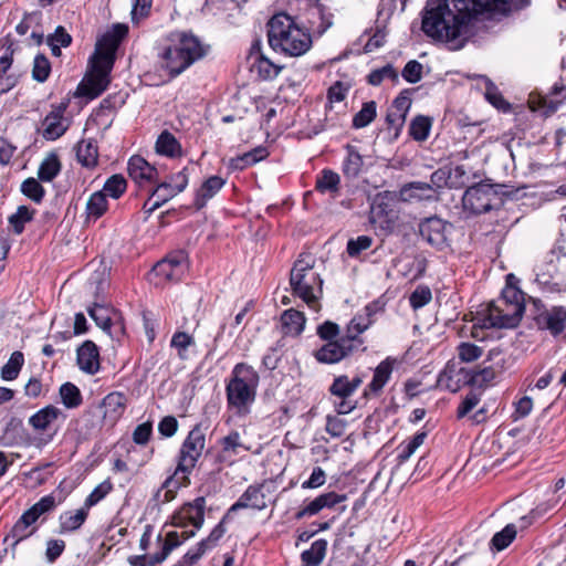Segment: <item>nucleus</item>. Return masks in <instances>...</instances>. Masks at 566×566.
Returning <instances> with one entry per match:
<instances>
[{
	"mask_svg": "<svg viewBox=\"0 0 566 566\" xmlns=\"http://www.w3.org/2000/svg\"><path fill=\"white\" fill-rule=\"evenodd\" d=\"M87 313L97 326L112 335L111 328L114 324L112 323L109 310L107 307L95 304L87 310Z\"/></svg>",
	"mask_w": 566,
	"mask_h": 566,
	"instance_id": "47",
	"label": "nucleus"
},
{
	"mask_svg": "<svg viewBox=\"0 0 566 566\" xmlns=\"http://www.w3.org/2000/svg\"><path fill=\"white\" fill-rule=\"evenodd\" d=\"M266 507V497L263 492V484H253L242 493L239 500L229 509V513L241 509H253L262 511Z\"/></svg>",
	"mask_w": 566,
	"mask_h": 566,
	"instance_id": "19",
	"label": "nucleus"
},
{
	"mask_svg": "<svg viewBox=\"0 0 566 566\" xmlns=\"http://www.w3.org/2000/svg\"><path fill=\"white\" fill-rule=\"evenodd\" d=\"M76 158L84 167H94L98 159V148L94 140H81L76 146Z\"/></svg>",
	"mask_w": 566,
	"mask_h": 566,
	"instance_id": "35",
	"label": "nucleus"
},
{
	"mask_svg": "<svg viewBox=\"0 0 566 566\" xmlns=\"http://www.w3.org/2000/svg\"><path fill=\"white\" fill-rule=\"evenodd\" d=\"M363 376L356 375L352 379L346 375L338 376L329 387V392L337 398H350L363 384Z\"/></svg>",
	"mask_w": 566,
	"mask_h": 566,
	"instance_id": "26",
	"label": "nucleus"
},
{
	"mask_svg": "<svg viewBox=\"0 0 566 566\" xmlns=\"http://www.w3.org/2000/svg\"><path fill=\"white\" fill-rule=\"evenodd\" d=\"M259 385L258 373L249 365L237 364L226 387L227 401L238 415H247L255 400Z\"/></svg>",
	"mask_w": 566,
	"mask_h": 566,
	"instance_id": "7",
	"label": "nucleus"
},
{
	"mask_svg": "<svg viewBox=\"0 0 566 566\" xmlns=\"http://www.w3.org/2000/svg\"><path fill=\"white\" fill-rule=\"evenodd\" d=\"M188 271V255L184 250L170 253L167 258L159 261L151 271V274L158 279L157 284L163 282H177Z\"/></svg>",
	"mask_w": 566,
	"mask_h": 566,
	"instance_id": "11",
	"label": "nucleus"
},
{
	"mask_svg": "<svg viewBox=\"0 0 566 566\" xmlns=\"http://www.w3.org/2000/svg\"><path fill=\"white\" fill-rule=\"evenodd\" d=\"M128 27L124 23L114 24L112 30L107 32L101 41L102 44H114L115 51H117L120 41L127 35Z\"/></svg>",
	"mask_w": 566,
	"mask_h": 566,
	"instance_id": "58",
	"label": "nucleus"
},
{
	"mask_svg": "<svg viewBox=\"0 0 566 566\" xmlns=\"http://www.w3.org/2000/svg\"><path fill=\"white\" fill-rule=\"evenodd\" d=\"M66 415L57 407L49 405L29 418V424L36 432H45L51 430L56 422H63Z\"/></svg>",
	"mask_w": 566,
	"mask_h": 566,
	"instance_id": "16",
	"label": "nucleus"
},
{
	"mask_svg": "<svg viewBox=\"0 0 566 566\" xmlns=\"http://www.w3.org/2000/svg\"><path fill=\"white\" fill-rule=\"evenodd\" d=\"M77 365L86 374L94 375L99 369V353L97 346L86 340L77 349Z\"/></svg>",
	"mask_w": 566,
	"mask_h": 566,
	"instance_id": "23",
	"label": "nucleus"
},
{
	"mask_svg": "<svg viewBox=\"0 0 566 566\" xmlns=\"http://www.w3.org/2000/svg\"><path fill=\"white\" fill-rule=\"evenodd\" d=\"M513 277H514L513 274L507 275V284L504 287L501 297H499L497 300L506 301L507 304L512 303V304L525 306L523 292L510 283V281Z\"/></svg>",
	"mask_w": 566,
	"mask_h": 566,
	"instance_id": "57",
	"label": "nucleus"
},
{
	"mask_svg": "<svg viewBox=\"0 0 566 566\" xmlns=\"http://www.w3.org/2000/svg\"><path fill=\"white\" fill-rule=\"evenodd\" d=\"M509 0H428L422 13V31L453 50L463 48L472 20L483 12L499 10Z\"/></svg>",
	"mask_w": 566,
	"mask_h": 566,
	"instance_id": "1",
	"label": "nucleus"
},
{
	"mask_svg": "<svg viewBox=\"0 0 566 566\" xmlns=\"http://www.w3.org/2000/svg\"><path fill=\"white\" fill-rule=\"evenodd\" d=\"M483 354V348L469 343V342H462L458 346V356L461 361L463 363H472L479 359Z\"/></svg>",
	"mask_w": 566,
	"mask_h": 566,
	"instance_id": "56",
	"label": "nucleus"
},
{
	"mask_svg": "<svg viewBox=\"0 0 566 566\" xmlns=\"http://www.w3.org/2000/svg\"><path fill=\"white\" fill-rule=\"evenodd\" d=\"M385 78H389L394 82H396L398 80V73L397 71L394 69L392 65L390 64H387L380 69H377V70H374L369 75H368V83L370 85H374V86H377L379 85Z\"/></svg>",
	"mask_w": 566,
	"mask_h": 566,
	"instance_id": "59",
	"label": "nucleus"
},
{
	"mask_svg": "<svg viewBox=\"0 0 566 566\" xmlns=\"http://www.w3.org/2000/svg\"><path fill=\"white\" fill-rule=\"evenodd\" d=\"M292 294L300 297L311 310L319 311L323 279L316 266V258L307 252L298 255L290 272Z\"/></svg>",
	"mask_w": 566,
	"mask_h": 566,
	"instance_id": "5",
	"label": "nucleus"
},
{
	"mask_svg": "<svg viewBox=\"0 0 566 566\" xmlns=\"http://www.w3.org/2000/svg\"><path fill=\"white\" fill-rule=\"evenodd\" d=\"M115 52L114 44H102L98 42L96 44L95 53L91 57V71L108 76L114 64Z\"/></svg>",
	"mask_w": 566,
	"mask_h": 566,
	"instance_id": "25",
	"label": "nucleus"
},
{
	"mask_svg": "<svg viewBox=\"0 0 566 566\" xmlns=\"http://www.w3.org/2000/svg\"><path fill=\"white\" fill-rule=\"evenodd\" d=\"M88 515V510L83 505L81 509L75 511H66L59 517L60 532L70 533L78 530Z\"/></svg>",
	"mask_w": 566,
	"mask_h": 566,
	"instance_id": "31",
	"label": "nucleus"
},
{
	"mask_svg": "<svg viewBox=\"0 0 566 566\" xmlns=\"http://www.w3.org/2000/svg\"><path fill=\"white\" fill-rule=\"evenodd\" d=\"M395 363L396 359L387 357L375 368L373 379L367 386L369 391L373 394H379L382 390L390 379Z\"/></svg>",
	"mask_w": 566,
	"mask_h": 566,
	"instance_id": "27",
	"label": "nucleus"
},
{
	"mask_svg": "<svg viewBox=\"0 0 566 566\" xmlns=\"http://www.w3.org/2000/svg\"><path fill=\"white\" fill-rule=\"evenodd\" d=\"M108 202L103 191H96L92 193L86 202V220L96 221L107 210Z\"/></svg>",
	"mask_w": 566,
	"mask_h": 566,
	"instance_id": "37",
	"label": "nucleus"
},
{
	"mask_svg": "<svg viewBox=\"0 0 566 566\" xmlns=\"http://www.w3.org/2000/svg\"><path fill=\"white\" fill-rule=\"evenodd\" d=\"M353 350V344L348 339H339L326 343L314 354L315 358L323 364H336L345 358Z\"/></svg>",
	"mask_w": 566,
	"mask_h": 566,
	"instance_id": "17",
	"label": "nucleus"
},
{
	"mask_svg": "<svg viewBox=\"0 0 566 566\" xmlns=\"http://www.w3.org/2000/svg\"><path fill=\"white\" fill-rule=\"evenodd\" d=\"M315 189L336 198L340 191V176L331 169H323L316 177Z\"/></svg>",
	"mask_w": 566,
	"mask_h": 566,
	"instance_id": "28",
	"label": "nucleus"
},
{
	"mask_svg": "<svg viewBox=\"0 0 566 566\" xmlns=\"http://www.w3.org/2000/svg\"><path fill=\"white\" fill-rule=\"evenodd\" d=\"M516 527L514 524H507L502 531L495 533L491 539L492 546L496 551L505 549L515 538Z\"/></svg>",
	"mask_w": 566,
	"mask_h": 566,
	"instance_id": "50",
	"label": "nucleus"
},
{
	"mask_svg": "<svg viewBox=\"0 0 566 566\" xmlns=\"http://www.w3.org/2000/svg\"><path fill=\"white\" fill-rule=\"evenodd\" d=\"M156 151L160 155L175 157L180 155L181 147L176 137L169 132H163L156 142Z\"/></svg>",
	"mask_w": 566,
	"mask_h": 566,
	"instance_id": "41",
	"label": "nucleus"
},
{
	"mask_svg": "<svg viewBox=\"0 0 566 566\" xmlns=\"http://www.w3.org/2000/svg\"><path fill=\"white\" fill-rule=\"evenodd\" d=\"M371 315V306L368 305L365 307V314L356 315L352 318L347 326L346 335L343 336L344 339H348L349 344H353V340H355L363 332H365L369 325L371 324L370 321Z\"/></svg>",
	"mask_w": 566,
	"mask_h": 566,
	"instance_id": "33",
	"label": "nucleus"
},
{
	"mask_svg": "<svg viewBox=\"0 0 566 566\" xmlns=\"http://www.w3.org/2000/svg\"><path fill=\"white\" fill-rule=\"evenodd\" d=\"M65 106L59 105L45 116L43 126V137L46 140H55L61 137L67 129V124L64 119Z\"/></svg>",
	"mask_w": 566,
	"mask_h": 566,
	"instance_id": "20",
	"label": "nucleus"
},
{
	"mask_svg": "<svg viewBox=\"0 0 566 566\" xmlns=\"http://www.w3.org/2000/svg\"><path fill=\"white\" fill-rule=\"evenodd\" d=\"M12 65V57L3 55L0 57V94L9 92L17 84V77L9 74V70Z\"/></svg>",
	"mask_w": 566,
	"mask_h": 566,
	"instance_id": "44",
	"label": "nucleus"
},
{
	"mask_svg": "<svg viewBox=\"0 0 566 566\" xmlns=\"http://www.w3.org/2000/svg\"><path fill=\"white\" fill-rule=\"evenodd\" d=\"M376 114V103L374 101L364 103L361 109L353 118V126L355 128L368 126L375 119Z\"/></svg>",
	"mask_w": 566,
	"mask_h": 566,
	"instance_id": "49",
	"label": "nucleus"
},
{
	"mask_svg": "<svg viewBox=\"0 0 566 566\" xmlns=\"http://www.w3.org/2000/svg\"><path fill=\"white\" fill-rule=\"evenodd\" d=\"M533 319L539 329L548 331L556 336L566 327V308L553 306L547 308L539 300H533Z\"/></svg>",
	"mask_w": 566,
	"mask_h": 566,
	"instance_id": "10",
	"label": "nucleus"
},
{
	"mask_svg": "<svg viewBox=\"0 0 566 566\" xmlns=\"http://www.w3.org/2000/svg\"><path fill=\"white\" fill-rule=\"evenodd\" d=\"M33 211L25 206H20L18 210L9 217V223L14 233L20 234L24 229V224L31 221Z\"/></svg>",
	"mask_w": 566,
	"mask_h": 566,
	"instance_id": "53",
	"label": "nucleus"
},
{
	"mask_svg": "<svg viewBox=\"0 0 566 566\" xmlns=\"http://www.w3.org/2000/svg\"><path fill=\"white\" fill-rule=\"evenodd\" d=\"M346 500V495L338 494L336 492H328L318 495L308 504L303 506L295 515L297 520H302L305 516H313L319 513L323 509H331Z\"/></svg>",
	"mask_w": 566,
	"mask_h": 566,
	"instance_id": "21",
	"label": "nucleus"
},
{
	"mask_svg": "<svg viewBox=\"0 0 566 566\" xmlns=\"http://www.w3.org/2000/svg\"><path fill=\"white\" fill-rule=\"evenodd\" d=\"M205 506L206 500L197 497L192 503L185 504L172 516V525L184 528L180 533L171 531L166 534L165 539L161 542V549L159 553L153 555L150 565H158L163 563L169 554L186 539L195 536L196 532L200 530L205 521Z\"/></svg>",
	"mask_w": 566,
	"mask_h": 566,
	"instance_id": "3",
	"label": "nucleus"
},
{
	"mask_svg": "<svg viewBox=\"0 0 566 566\" xmlns=\"http://www.w3.org/2000/svg\"><path fill=\"white\" fill-rule=\"evenodd\" d=\"M24 364V356L21 352H13L7 361V364L1 368V377L3 380H13L18 377L22 366Z\"/></svg>",
	"mask_w": 566,
	"mask_h": 566,
	"instance_id": "45",
	"label": "nucleus"
},
{
	"mask_svg": "<svg viewBox=\"0 0 566 566\" xmlns=\"http://www.w3.org/2000/svg\"><path fill=\"white\" fill-rule=\"evenodd\" d=\"M525 306L507 304L506 301L496 300L478 312L473 324L472 336L479 337V328H512L515 327L524 313Z\"/></svg>",
	"mask_w": 566,
	"mask_h": 566,
	"instance_id": "8",
	"label": "nucleus"
},
{
	"mask_svg": "<svg viewBox=\"0 0 566 566\" xmlns=\"http://www.w3.org/2000/svg\"><path fill=\"white\" fill-rule=\"evenodd\" d=\"M51 73V63L44 54L35 55L33 60L32 77L39 83L48 80Z\"/></svg>",
	"mask_w": 566,
	"mask_h": 566,
	"instance_id": "51",
	"label": "nucleus"
},
{
	"mask_svg": "<svg viewBox=\"0 0 566 566\" xmlns=\"http://www.w3.org/2000/svg\"><path fill=\"white\" fill-rule=\"evenodd\" d=\"M566 266V253L562 248H554L536 264L535 281L542 286H548L557 279Z\"/></svg>",
	"mask_w": 566,
	"mask_h": 566,
	"instance_id": "12",
	"label": "nucleus"
},
{
	"mask_svg": "<svg viewBox=\"0 0 566 566\" xmlns=\"http://www.w3.org/2000/svg\"><path fill=\"white\" fill-rule=\"evenodd\" d=\"M206 447V434L202 428L195 426L184 440L175 472L165 482L163 488L166 490L164 501H171L175 495L174 492L181 486L189 484V475L197 465L202 451Z\"/></svg>",
	"mask_w": 566,
	"mask_h": 566,
	"instance_id": "6",
	"label": "nucleus"
},
{
	"mask_svg": "<svg viewBox=\"0 0 566 566\" xmlns=\"http://www.w3.org/2000/svg\"><path fill=\"white\" fill-rule=\"evenodd\" d=\"M327 552V541L317 539L301 554L302 566H319Z\"/></svg>",
	"mask_w": 566,
	"mask_h": 566,
	"instance_id": "34",
	"label": "nucleus"
},
{
	"mask_svg": "<svg viewBox=\"0 0 566 566\" xmlns=\"http://www.w3.org/2000/svg\"><path fill=\"white\" fill-rule=\"evenodd\" d=\"M427 438V432H417L410 440L403 441L397 448V463L402 464L408 461L411 455L423 444Z\"/></svg>",
	"mask_w": 566,
	"mask_h": 566,
	"instance_id": "39",
	"label": "nucleus"
},
{
	"mask_svg": "<svg viewBox=\"0 0 566 566\" xmlns=\"http://www.w3.org/2000/svg\"><path fill=\"white\" fill-rule=\"evenodd\" d=\"M491 192L484 187L469 188L463 196V205L474 213L488 212L491 209Z\"/></svg>",
	"mask_w": 566,
	"mask_h": 566,
	"instance_id": "24",
	"label": "nucleus"
},
{
	"mask_svg": "<svg viewBox=\"0 0 566 566\" xmlns=\"http://www.w3.org/2000/svg\"><path fill=\"white\" fill-rule=\"evenodd\" d=\"M437 386L451 392H457L461 388L460 373L455 364L448 363L446 365L438 376Z\"/></svg>",
	"mask_w": 566,
	"mask_h": 566,
	"instance_id": "32",
	"label": "nucleus"
},
{
	"mask_svg": "<svg viewBox=\"0 0 566 566\" xmlns=\"http://www.w3.org/2000/svg\"><path fill=\"white\" fill-rule=\"evenodd\" d=\"M370 221L382 229H389L394 223V216L386 212L384 205L378 203L371 207Z\"/></svg>",
	"mask_w": 566,
	"mask_h": 566,
	"instance_id": "60",
	"label": "nucleus"
},
{
	"mask_svg": "<svg viewBox=\"0 0 566 566\" xmlns=\"http://www.w3.org/2000/svg\"><path fill=\"white\" fill-rule=\"evenodd\" d=\"M282 325L285 334L300 335L305 325V316L302 312L290 308L286 310L281 316Z\"/></svg>",
	"mask_w": 566,
	"mask_h": 566,
	"instance_id": "36",
	"label": "nucleus"
},
{
	"mask_svg": "<svg viewBox=\"0 0 566 566\" xmlns=\"http://www.w3.org/2000/svg\"><path fill=\"white\" fill-rule=\"evenodd\" d=\"M432 298L431 291L428 286H418L410 295L409 302L413 310H418L427 305Z\"/></svg>",
	"mask_w": 566,
	"mask_h": 566,
	"instance_id": "63",
	"label": "nucleus"
},
{
	"mask_svg": "<svg viewBox=\"0 0 566 566\" xmlns=\"http://www.w3.org/2000/svg\"><path fill=\"white\" fill-rule=\"evenodd\" d=\"M253 67L256 70L258 74L263 80L274 78L281 71L280 66L272 63L269 59L262 55L256 59V61L253 64Z\"/></svg>",
	"mask_w": 566,
	"mask_h": 566,
	"instance_id": "55",
	"label": "nucleus"
},
{
	"mask_svg": "<svg viewBox=\"0 0 566 566\" xmlns=\"http://www.w3.org/2000/svg\"><path fill=\"white\" fill-rule=\"evenodd\" d=\"M126 401L125 395L118 391L111 392L103 398L99 409L105 424L113 426L117 422L125 411Z\"/></svg>",
	"mask_w": 566,
	"mask_h": 566,
	"instance_id": "18",
	"label": "nucleus"
},
{
	"mask_svg": "<svg viewBox=\"0 0 566 566\" xmlns=\"http://www.w3.org/2000/svg\"><path fill=\"white\" fill-rule=\"evenodd\" d=\"M270 46L289 56H301L312 46L311 35L286 13H277L268 22Z\"/></svg>",
	"mask_w": 566,
	"mask_h": 566,
	"instance_id": "4",
	"label": "nucleus"
},
{
	"mask_svg": "<svg viewBox=\"0 0 566 566\" xmlns=\"http://www.w3.org/2000/svg\"><path fill=\"white\" fill-rule=\"evenodd\" d=\"M109 76L91 71L77 86V95L94 99L98 97L108 86Z\"/></svg>",
	"mask_w": 566,
	"mask_h": 566,
	"instance_id": "22",
	"label": "nucleus"
},
{
	"mask_svg": "<svg viewBox=\"0 0 566 566\" xmlns=\"http://www.w3.org/2000/svg\"><path fill=\"white\" fill-rule=\"evenodd\" d=\"M269 155L265 147H256L251 151H248L241 156L231 159V167L234 169L243 170L249 166H252L260 160L266 158Z\"/></svg>",
	"mask_w": 566,
	"mask_h": 566,
	"instance_id": "40",
	"label": "nucleus"
},
{
	"mask_svg": "<svg viewBox=\"0 0 566 566\" xmlns=\"http://www.w3.org/2000/svg\"><path fill=\"white\" fill-rule=\"evenodd\" d=\"M208 49L209 46L191 33L171 32L157 49V66L172 80L205 57Z\"/></svg>",
	"mask_w": 566,
	"mask_h": 566,
	"instance_id": "2",
	"label": "nucleus"
},
{
	"mask_svg": "<svg viewBox=\"0 0 566 566\" xmlns=\"http://www.w3.org/2000/svg\"><path fill=\"white\" fill-rule=\"evenodd\" d=\"M61 170V164L56 155L51 154L40 165L38 177L41 181H52Z\"/></svg>",
	"mask_w": 566,
	"mask_h": 566,
	"instance_id": "43",
	"label": "nucleus"
},
{
	"mask_svg": "<svg viewBox=\"0 0 566 566\" xmlns=\"http://www.w3.org/2000/svg\"><path fill=\"white\" fill-rule=\"evenodd\" d=\"M402 77L411 83H418L422 78V64L416 60L409 61L401 73Z\"/></svg>",
	"mask_w": 566,
	"mask_h": 566,
	"instance_id": "64",
	"label": "nucleus"
},
{
	"mask_svg": "<svg viewBox=\"0 0 566 566\" xmlns=\"http://www.w3.org/2000/svg\"><path fill=\"white\" fill-rule=\"evenodd\" d=\"M21 191L24 196L35 202H40L44 196V189L34 178H28L21 185Z\"/></svg>",
	"mask_w": 566,
	"mask_h": 566,
	"instance_id": "61",
	"label": "nucleus"
},
{
	"mask_svg": "<svg viewBox=\"0 0 566 566\" xmlns=\"http://www.w3.org/2000/svg\"><path fill=\"white\" fill-rule=\"evenodd\" d=\"M61 401L67 409H75L82 405L83 398L80 389L72 382H65L59 390Z\"/></svg>",
	"mask_w": 566,
	"mask_h": 566,
	"instance_id": "42",
	"label": "nucleus"
},
{
	"mask_svg": "<svg viewBox=\"0 0 566 566\" xmlns=\"http://www.w3.org/2000/svg\"><path fill=\"white\" fill-rule=\"evenodd\" d=\"M431 122L426 116H417L410 125V135L413 139L422 142L429 136Z\"/></svg>",
	"mask_w": 566,
	"mask_h": 566,
	"instance_id": "54",
	"label": "nucleus"
},
{
	"mask_svg": "<svg viewBox=\"0 0 566 566\" xmlns=\"http://www.w3.org/2000/svg\"><path fill=\"white\" fill-rule=\"evenodd\" d=\"M400 196L405 201L433 200L436 198L433 186L421 181L405 185L400 190Z\"/></svg>",
	"mask_w": 566,
	"mask_h": 566,
	"instance_id": "29",
	"label": "nucleus"
},
{
	"mask_svg": "<svg viewBox=\"0 0 566 566\" xmlns=\"http://www.w3.org/2000/svg\"><path fill=\"white\" fill-rule=\"evenodd\" d=\"M488 360L494 361L493 365L484 366L474 371L470 378L473 386L483 387L490 385L503 369V354L500 349L493 348L489 352Z\"/></svg>",
	"mask_w": 566,
	"mask_h": 566,
	"instance_id": "15",
	"label": "nucleus"
},
{
	"mask_svg": "<svg viewBox=\"0 0 566 566\" xmlns=\"http://www.w3.org/2000/svg\"><path fill=\"white\" fill-rule=\"evenodd\" d=\"M189 178L187 168L172 175L169 181H163L154 188L144 203V211L146 214H151L155 210L161 207L169 199L182 192L188 186Z\"/></svg>",
	"mask_w": 566,
	"mask_h": 566,
	"instance_id": "9",
	"label": "nucleus"
},
{
	"mask_svg": "<svg viewBox=\"0 0 566 566\" xmlns=\"http://www.w3.org/2000/svg\"><path fill=\"white\" fill-rule=\"evenodd\" d=\"M127 182L122 175H114L109 177L101 191L105 193V197H112L113 199L119 198L126 190Z\"/></svg>",
	"mask_w": 566,
	"mask_h": 566,
	"instance_id": "48",
	"label": "nucleus"
},
{
	"mask_svg": "<svg viewBox=\"0 0 566 566\" xmlns=\"http://www.w3.org/2000/svg\"><path fill=\"white\" fill-rule=\"evenodd\" d=\"M226 181L219 176L209 177L196 193L195 206L202 209L208 200L213 198L224 186Z\"/></svg>",
	"mask_w": 566,
	"mask_h": 566,
	"instance_id": "30",
	"label": "nucleus"
},
{
	"mask_svg": "<svg viewBox=\"0 0 566 566\" xmlns=\"http://www.w3.org/2000/svg\"><path fill=\"white\" fill-rule=\"evenodd\" d=\"M221 446V453L220 458L222 460H226L228 458H231L232 455H238L240 450H249V447H245L241 441V436L238 431H231L229 434L223 437L219 441Z\"/></svg>",
	"mask_w": 566,
	"mask_h": 566,
	"instance_id": "38",
	"label": "nucleus"
},
{
	"mask_svg": "<svg viewBox=\"0 0 566 566\" xmlns=\"http://www.w3.org/2000/svg\"><path fill=\"white\" fill-rule=\"evenodd\" d=\"M364 161L360 154L354 148L349 147L347 156L343 163V172L347 177H357L361 171Z\"/></svg>",
	"mask_w": 566,
	"mask_h": 566,
	"instance_id": "46",
	"label": "nucleus"
},
{
	"mask_svg": "<svg viewBox=\"0 0 566 566\" xmlns=\"http://www.w3.org/2000/svg\"><path fill=\"white\" fill-rule=\"evenodd\" d=\"M170 345L177 350L179 358L187 359V349L195 345V339L185 332H177L172 335Z\"/></svg>",
	"mask_w": 566,
	"mask_h": 566,
	"instance_id": "52",
	"label": "nucleus"
},
{
	"mask_svg": "<svg viewBox=\"0 0 566 566\" xmlns=\"http://www.w3.org/2000/svg\"><path fill=\"white\" fill-rule=\"evenodd\" d=\"M128 175L138 187L151 186L158 176V170L142 156H132L127 165Z\"/></svg>",
	"mask_w": 566,
	"mask_h": 566,
	"instance_id": "14",
	"label": "nucleus"
},
{
	"mask_svg": "<svg viewBox=\"0 0 566 566\" xmlns=\"http://www.w3.org/2000/svg\"><path fill=\"white\" fill-rule=\"evenodd\" d=\"M450 231L451 224L437 217L428 218L419 226L421 238L438 250H443L449 245Z\"/></svg>",
	"mask_w": 566,
	"mask_h": 566,
	"instance_id": "13",
	"label": "nucleus"
},
{
	"mask_svg": "<svg viewBox=\"0 0 566 566\" xmlns=\"http://www.w3.org/2000/svg\"><path fill=\"white\" fill-rule=\"evenodd\" d=\"M112 491V484L108 481L99 483L85 499L84 506L90 509L102 501Z\"/></svg>",
	"mask_w": 566,
	"mask_h": 566,
	"instance_id": "62",
	"label": "nucleus"
}]
</instances>
